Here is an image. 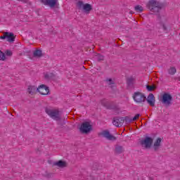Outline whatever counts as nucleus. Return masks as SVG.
I'll return each mask as SVG.
<instances>
[{
    "label": "nucleus",
    "mask_w": 180,
    "mask_h": 180,
    "mask_svg": "<svg viewBox=\"0 0 180 180\" xmlns=\"http://www.w3.org/2000/svg\"><path fill=\"white\" fill-rule=\"evenodd\" d=\"M159 29L160 30H162L164 33H168V32H169L171 30V24L169 23V21H168V19L165 18L161 19Z\"/></svg>",
    "instance_id": "nucleus-4"
},
{
    "label": "nucleus",
    "mask_w": 180,
    "mask_h": 180,
    "mask_svg": "<svg viewBox=\"0 0 180 180\" xmlns=\"http://www.w3.org/2000/svg\"><path fill=\"white\" fill-rule=\"evenodd\" d=\"M127 82L129 85H130V84H132L133 83V77L128 78Z\"/></svg>",
    "instance_id": "nucleus-27"
},
{
    "label": "nucleus",
    "mask_w": 180,
    "mask_h": 180,
    "mask_svg": "<svg viewBox=\"0 0 180 180\" xmlns=\"http://www.w3.org/2000/svg\"><path fill=\"white\" fill-rule=\"evenodd\" d=\"M53 165L55 167H58V168H65L67 167L68 164L66 161L64 160H58L57 162H55L53 163Z\"/></svg>",
    "instance_id": "nucleus-13"
},
{
    "label": "nucleus",
    "mask_w": 180,
    "mask_h": 180,
    "mask_svg": "<svg viewBox=\"0 0 180 180\" xmlns=\"http://www.w3.org/2000/svg\"><path fill=\"white\" fill-rule=\"evenodd\" d=\"M146 101L150 106H154V105H155V98L154 97V94H149Z\"/></svg>",
    "instance_id": "nucleus-14"
},
{
    "label": "nucleus",
    "mask_w": 180,
    "mask_h": 180,
    "mask_svg": "<svg viewBox=\"0 0 180 180\" xmlns=\"http://www.w3.org/2000/svg\"><path fill=\"white\" fill-rule=\"evenodd\" d=\"M133 99L137 105L143 106V105H144V102H146V97L143 93L136 91L133 95Z\"/></svg>",
    "instance_id": "nucleus-3"
},
{
    "label": "nucleus",
    "mask_w": 180,
    "mask_h": 180,
    "mask_svg": "<svg viewBox=\"0 0 180 180\" xmlns=\"http://www.w3.org/2000/svg\"><path fill=\"white\" fill-rule=\"evenodd\" d=\"M17 1H18L19 2H24V3H26V2H27V1H29V0H17Z\"/></svg>",
    "instance_id": "nucleus-32"
},
{
    "label": "nucleus",
    "mask_w": 180,
    "mask_h": 180,
    "mask_svg": "<svg viewBox=\"0 0 180 180\" xmlns=\"http://www.w3.org/2000/svg\"><path fill=\"white\" fill-rule=\"evenodd\" d=\"M42 5L44 6H47L48 8H51L53 9L56 8V5L58 4V0H39Z\"/></svg>",
    "instance_id": "nucleus-8"
},
{
    "label": "nucleus",
    "mask_w": 180,
    "mask_h": 180,
    "mask_svg": "<svg viewBox=\"0 0 180 180\" xmlns=\"http://www.w3.org/2000/svg\"><path fill=\"white\" fill-rule=\"evenodd\" d=\"M155 88H157V87L154 85H152V86L147 85L146 86V89L148 91H149V92H151V91H154L155 89Z\"/></svg>",
    "instance_id": "nucleus-24"
},
{
    "label": "nucleus",
    "mask_w": 180,
    "mask_h": 180,
    "mask_svg": "<svg viewBox=\"0 0 180 180\" xmlns=\"http://www.w3.org/2000/svg\"><path fill=\"white\" fill-rule=\"evenodd\" d=\"M46 113L53 119V120H56L58 122V120H61V115H60V111L57 109H53V108H46L45 110Z\"/></svg>",
    "instance_id": "nucleus-2"
},
{
    "label": "nucleus",
    "mask_w": 180,
    "mask_h": 180,
    "mask_svg": "<svg viewBox=\"0 0 180 180\" xmlns=\"http://www.w3.org/2000/svg\"><path fill=\"white\" fill-rule=\"evenodd\" d=\"M6 54L7 55V56H12V51H6Z\"/></svg>",
    "instance_id": "nucleus-30"
},
{
    "label": "nucleus",
    "mask_w": 180,
    "mask_h": 180,
    "mask_svg": "<svg viewBox=\"0 0 180 180\" xmlns=\"http://www.w3.org/2000/svg\"><path fill=\"white\" fill-rule=\"evenodd\" d=\"M115 151L118 154H121V153H123V151H124L123 147H122V146H117L115 148Z\"/></svg>",
    "instance_id": "nucleus-23"
},
{
    "label": "nucleus",
    "mask_w": 180,
    "mask_h": 180,
    "mask_svg": "<svg viewBox=\"0 0 180 180\" xmlns=\"http://www.w3.org/2000/svg\"><path fill=\"white\" fill-rule=\"evenodd\" d=\"M123 123H124V117L115 118L112 121V124L116 127L123 126Z\"/></svg>",
    "instance_id": "nucleus-11"
},
{
    "label": "nucleus",
    "mask_w": 180,
    "mask_h": 180,
    "mask_svg": "<svg viewBox=\"0 0 180 180\" xmlns=\"http://www.w3.org/2000/svg\"><path fill=\"white\" fill-rule=\"evenodd\" d=\"M140 117V114H136L133 118L132 122H134L135 120H137Z\"/></svg>",
    "instance_id": "nucleus-28"
},
{
    "label": "nucleus",
    "mask_w": 180,
    "mask_h": 180,
    "mask_svg": "<svg viewBox=\"0 0 180 180\" xmlns=\"http://www.w3.org/2000/svg\"><path fill=\"white\" fill-rule=\"evenodd\" d=\"M6 39L7 40V41H15V35H13V33L12 32H8V34H6Z\"/></svg>",
    "instance_id": "nucleus-17"
},
{
    "label": "nucleus",
    "mask_w": 180,
    "mask_h": 180,
    "mask_svg": "<svg viewBox=\"0 0 180 180\" xmlns=\"http://www.w3.org/2000/svg\"><path fill=\"white\" fill-rule=\"evenodd\" d=\"M161 102L166 106H169L171 102H172V96L169 93H165L161 98Z\"/></svg>",
    "instance_id": "nucleus-7"
},
{
    "label": "nucleus",
    "mask_w": 180,
    "mask_h": 180,
    "mask_svg": "<svg viewBox=\"0 0 180 180\" xmlns=\"http://www.w3.org/2000/svg\"><path fill=\"white\" fill-rule=\"evenodd\" d=\"M142 146H145L146 148H150L153 144V139L150 137H146L141 141Z\"/></svg>",
    "instance_id": "nucleus-12"
},
{
    "label": "nucleus",
    "mask_w": 180,
    "mask_h": 180,
    "mask_svg": "<svg viewBox=\"0 0 180 180\" xmlns=\"http://www.w3.org/2000/svg\"><path fill=\"white\" fill-rule=\"evenodd\" d=\"M79 130L81 133H83L84 134H88V133L92 130V125L91 124V122H83L80 126Z\"/></svg>",
    "instance_id": "nucleus-6"
},
{
    "label": "nucleus",
    "mask_w": 180,
    "mask_h": 180,
    "mask_svg": "<svg viewBox=\"0 0 180 180\" xmlns=\"http://www.w3.org/2000/svg\"><path fill=\"white\" fill-rule=\"evenodd\" d=\"M34 57H37V58H40L43 56V52L40 49H37L33 52Z\"/></svg>",
    "instance_id": "nucleus-18"
},
{
    "label": "nucleus",
    "mask_w": 180,
    "mask_h": 180,
    "mask_svg": "<svg viewBox=\"0 0 180 180\" xmlns=\"http://www.w3.org/2000/svg\"><path fill=\"white\" fill-rule=\"evenodd\" d=\"M6 34H8V32H4V35L0 37L2 40H4V39H6Z\"/></svg>",
    "instance_id": "nucleus-29"
},
{
    "label": "nucleus",
    "mask_w": 180,
    "mask_h": 180,
    "mask_svg": "<svg viewBox=\"0 0 180 180\" xmlns=\"http://www.w3.org/2000/svg\"><path fill=\"white\" fill-rule=\"evenodd\" d=\"M146 6L151 12H155L157 13L161 11V4H160L159 1L155 0H149L146 4Z\"/></svg>",
    "instance_id": "nucleus-1"
},
{
    "label": "nucleus",
    "mask_w": 180,
    "mask_h": 180,
    "mask_svg": "<svg viewBox=\"0 0 180 180\" xmlns=\"http://www.w3.org/2000/svg\"><path fill=\"white\" fill-rule=\"evenodd\" d=\"M162 141V139L161 138H158L154 143H153V148L155 151H157V150H158L161 146V143Z\"/></svg>",
    "instance_id": "nucleus-15"
},
{
    "label": "nucleus",
    "mask_w": 180,
    "mask_h": 180,
    "mask_svg": "<svg viewBox=\"0 0 180 180\" xmlns=\"http://www.w3.org/2000/svg\"><path fill=\"white\" fill-rule=\"evenodd\" d=\"M100 136H102V137H104L107 140H110L111 141H115L116 140V136H114L113 135L110 134V133L108 131H103L100 133Z\"/></svg>",
    "instance_id": "nucleus-10"
},
{
    "label": "nucleus",
    "mask_w": 180,
    "mask_h": 180,
    "mask_svg": "<svg viewBox=\"0 0 180 180\" xmlns=\"http://www.w3.org/2000/svg\"><path fill=\"white\" fill-rule=\"evenodd\" d=\"M124 122L127 124V123H131V122H133L132 118H130L129 117H124Z\"/></svg>",
    "instance_id": "nucleus-25"
},
{
    "label": "nucleus",
    "mask_w": 180,
    "mask_h": 180,
    "mask_svg": "<svg viewBox=\"0 0 180 180\" xmlns=\"http://www.w3.org/2000/svg\"><path fill=\"white\" fill-rule=\"evenodd\" d=\"M134 9H135L136 12H139V13L141 12H143V6H139V5L136 6Z\"/></svg>",
    "instance_id": "nucleus-22"
},
{
    "label": "nucleus",
    "mask_w": 180,
    "mask_h": 180,
    "mask_svg": "<svg viewBox=\"0 0 180 180\" xmlns=\"http://www.w3.org/2000/svg\"><path fill=\"white\" fill-rule=\"evenodd\" d=\"M37 91L40 95H49L50 89L45 84H41L37 87Z\"/></svg>",
    "instance_id": "nucleus-9"
},
{
    "label": "nucleus",
    "mask_w": 180,
    "mask_h": 180,
    "mask_svg": "<svg viewBox=\"0 0 180 180\" xmlns=\"http://www.w3.org/2000/svg\"><path fill=\"white\" fill-rule=\"evenodd\" d=\"M98 60H100V61H102V60H103V56H102V55H98Z\"/></svg>",
    "instance_id": "nucleus-31"
},
{
    "label": "nucleus",
    "mask_w": 180,
    "mask_h": 180,
    "mask_svg": "<svg viewBox=\"0 0 180 180\" xmlns=\"http://www.w3.org/2000/svg\"><path fill=\"white\" fill-rule=\"evenodd\" d=\"M27 92L30 95H34L37 92V87L36 86H28Z\"/></svg>",
    "instance_id": "nucleus-16"
},
{
    "label": "nucleus",
    "mask_w": 180,
    "mask_h": 180,
    "mask_svg": "<svg viewBox=\"0 0 180 180\" xmlns=\"http://www.w3.org/2000/svg\"><path fill=\"white\" fill-rule=\"evenodd\" d=\"M106 82L109 85V86H110V88H115V86H116L115 81L112 79H106Z\"/></svg>",
    "instance_id": "nucleus-19"
},
{
    "label": "nucleus",
    "mask_w": 180,
    "mask_h": 180,
    "mask_svg": "<svg viewBox=\"0 0 180 180\" xmlns=\"http://www.w3.org/2000/svg\"><path fill=\"white\" fill-rule=\"evenodd\" d=\"M78 9L84 11L85 13H89L92 11V6L89 4H84L82 1H78L77 4Z\"/></svg>",
    "instance_id": "nucleus-5"
},
{
    "label": "nucleus",
    "mask_w": 180,
    "mask_h": 180,
    "mask_svg": "<svg viewBox=\"0 0 180 180\" xmlns=\"http://www.w3.org/2000/svg\"><path fill=\"white\" fill-rule=\"evenodd\" d=\"M45 78L46 79H51L52 78H54V74L51 72L46 73Z\"/></svg>",
    "instance_id": "nucleus-21"
},
{
    "label": "nucleus",
    "mask_w": 180,
    "mask_h": 180,
    "mask_svg": "<svg viewBox=\"0 0 180 180\" xmlns=\"http://www.w3.org/2000/svg\"><path fill=\"white\" fill-rule=\"evenodd\" d=\"M6 58L5 57V53L0 51V60H2V61H5Z\"/></svg>",
    "instance_id": "nucleus-26"
},
{
    "label": "nucleus",
    "mask_w": 180,
    "mask_h": 180,
    "mask_svg": "<svg viewBox=\"0 0 180 180\" xmlns=\"http://www.w3.org/2000/svg\"><path fill=\"white\" fill-rule=\"evenodd\" d=\"M169 74L170 75H175V73L176 72V68H174V67H171L169 69V71H168Z\"/></svg>",
    "instance_id": "nucleus-20"
}]
</instances>
